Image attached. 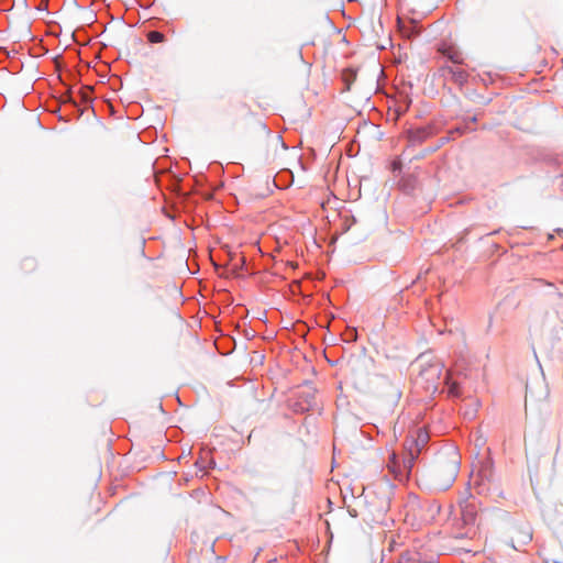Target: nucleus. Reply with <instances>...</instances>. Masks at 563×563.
<instances>
[{"mask_svg":"<svg viewBox=\"0 0 563 563\" xmlns=\"http://www.w3.org/2000/svg\"><path fill=\"white\" fill-rule=\"evenodd\" d=\"M461 465V457L453 446L439 452L435 463L429 473L430 486L435 490L444 492L455 482Z\"/></svg>","mask_w":563,"mask_h":563,"instance_id":"nucleus-1","label":"nucleus"},{"mask_svg":"<svg viewBox=\"0 0 563 563\" xmlns=\"http://www.w3.org/2000/svg\"><path fill=\"white\" fill-rule=\"evenodd\" d=\"M416 373L415 384L433 395L440 390L444 376V364L431 353L420 354L411 364Z\"/></svg>","mask_w":563,"mask_h":563,"instance_id":"nucleus-2","label":"nucleus"},{"mask_svg":"<svg viewBox=\"0 0 563 563\" xmlns=\"http://www.w3.org/2000/svg\"><path fill=\"white\" fill-rule=\"evenodd\" d=\"M440 505L434 499H421L415 494L408 495L405 504V520L411 526H421L435 519Z\"/></svg>","mask_w":563,"mask_h":563,"instance_id":"nucleus-3","label":"nucleus"},{"mask_svg":"<svg viewBox=\"0 0 563 563\" xmlns=\"http://www.w3.org/2000/svg\"><path fill=\"white\" fill-rule=\"evenodd\" d=\"M471 483L476 494L483 496L492 495L499 489L494 463L490 457H482L473 465Z\"/></svg>","mask_w":563,"mask_h":563,"instance_id":"nucleus-4","label":"nucleus"},{"mask_svg":"<svg viewBox=\"0 0 563 563\" xmlns=\"http://www.w3.org/2000/svg\"><path fill=\"white\" fill-rule=\"evenodd\" d=\"M316 388L307 386L305 389L298 391L297 399L292 405L295 412L303 413L313 410L317 407Z\"/></svg>","mask_w":563,"mask_h":563,"instance_id":"nucleus-5","label":"nucleus"},{"mask_svg":"<svg viewBox=\"0 0 563 563\" xmlns=\"http://www.w3.org/2000/svg\"><path fill=\"white\" fill-rule=\"evenodd\" d=\"M434 134V129L432 125H424L409 129L406 132L408 147H413L422 144L426 140L431 137Z\"/></svg>","mask_w":563,"mask_h":563,"instance_id":"nucleus-6","label":"nucleus"},{"mask_svg":"<svg viewBox=\"0 0 563 563\" xmlns=\"http://www.w3.org/2000/svg\"><path fill=\"white\" fill-rule=\"evenodd\" d=\"M397 29L398 32L401 34L405 38H413L418 36L421 32L420 26L415 20H410L409 22H405L402 19H397Z\"/></svg>","mask_w":563,"mask_h":563,"instance_id":"nucleus-7","label":"nucleus"},{"mask_svg":"<svg viewBox=\"0 0 563 563\" xmlns=\"http://www.w3.org/2000/svg\"><path fill=\"white\" fill-rule=\"evenodd\" d=\"M429 442V433L422 429V428H419L417 430V434H416V438L411 439L407 446H412L413 451L417 453V454H420L421 451L426 448V445L428 444Z\"/></svg>","mask_w":563,"mask_h":563,"instance_id":"nucleus-8","label":"nucleus"},{"mask_svg":"<svg viewBox=\"0 0 563 563\" xmlns=\"http://www.w3.org/2000/svg\"><path fill=\"white\" fill-rule=\"evenodd\" d=\"M445 71L454 84L463 86L465 82H467L468 74L464 69L448 66L445 67Z\"/></svg>","mask_w":563,"mask_h":563,"instance_id":"nucleus-9","label":"nucleus"},{"mask_svg":"<svg viewBox=\"0 0 563 563\" xmlns=\"http://www.w3.org/2000/svg\"><path fill=\"white\" fill-rule=\"evenodd\" d=\"M442 385L446 388L448 395L450 397L457 398L461 396L460 385L451 379L450 373L448 371L444 372Z\"/></svg>","mask_w":563,"mask_h":563,"instance_id":"nucleus-10","label":"nucleus"},{"mask_svg":"<svg viewBox=\"0 0 563 563\" xmlns=\"http://www.w3.org/2000/svg\"><path fill=\"white\" fill-rule=\"evenodd\" d=\"M407 450H408V455L404 459V468L410 473L412 467L415 466V463L419 456V454H417L412 446H407Z\"/></svg>","mask_w":563,"mask_h":563,"instance_id":"nucleus-11","label":"nucleus"},{"mask_svg":"<svg viewBox=\"0 0 563 563\" xmlns=\"http://www.w3.org/2000/svg\"><path fill=\"white\" fill-rule=\"evenodd\" d=\"M146 38L151 44L164 43L166 41V36L158 31H150L146 34Z\"/></svg>","mask_w":563,"mask_h":563,"instance_id":"nucleus-12","label":"nucleus"},{"mask_svg":"<svg viewBox=\"0 0 563 563\" xmlns=\"http://www.w3.org/2000/svg\"><path fill=\"white\" fill-rule=\"evenodd\" d=\"M463 516H464L465 521H467V522H471V521L475 520L476 512H475V509L473 508V506L471 504H467L463 508Z\"/></svg>","mask_w":563,"mask_h":563,"instance_id":"nucleus-13","label":"nucleus"},{"mask_svg":"<svg viewBox=\"0 0 563 563\" xmlns=\"http://www.w3.org/2000/svg\"><path fill=\"white\" fill-rule=\"evenodd\" d=\"M433 150H426V151H422L421 153L417 154V155H413L411 157H409L408 155V151L405 150L401 154V157L404 158H408L409 161H412V159H418V158H423L426 156L427 153H431Z\"/></svg>","mask_w":563,"mask_h":563,"instance_id":"nucleus-14","label":"nucleus"},{"mask_svg":"<svg viewBox=\"0 0 563 563\" xmlns=\"http://www.w3.org/2000/svg\"><path fill=\"white\" fill-rule=\"evenodd\" d=\"M470 122H471V123H475V122H477V117H476V115L471 117V118L468 119V122H466L465 128H457V129H456V131H457L459 133H461V134L465 133L466 131H474V129H471V128L468 126V123H470Z\"/></svg>","mask_w":563,"mask_h":563,"instance_id":"nucleus-15","label":"nucleus"},{"mask_svg":"<svg viewBox=\"0 0 563 563\" xmlns=\"http://www.w3.org/2000/svg\"><path fill=\"white\" fill-rule=\"evenodd\" d=\"M400 169H401V163H400V161H395V162L393 163V170H394V172H397V170H400Z\"/></svg>","mask_w":563,"mask_h":563,"instance_id":"nucleus-16","label":"nucleus"},{"mask_svg":"<svg viewBox=\"0 0 563 563\" xmlns=\"http://www.w3.org/2000/svg\"><path fill=\"white\" fill-rule=\"evenodd\" d=\"M538 283H540V284H543V285L548 286L549 288H551V289L553 290V292L556 290V288H555L554 284H552V283L543 282V280H541V279H540V280H538Z\"/></svg>","mask_w":563,"mask_h":563,"instance_id":"nucleus-17","label":"nucleus"},{"mask_svg":"<svg viewBox=\"0 0 563 563\" xmlns=\"http://www.w3.org/2000/svg\"><path fill=\"white\" fill-rule=\"evenodd\" d=\"M33 262H34V261H33L32 258H26V260L24 261V265H29V266H31V265H33Z\"/></svg>","mask_w":563,"mask_h":563,"instance_id":"nucleus-18","label":"nucleus"},{"mask_svg":"<svg viewBox=\"0 0 563 563\" xmlns=\"http://www.w3.org/2000/svg\"><path fill=\"white\" fill-rule=\"evenodd\" d=\"M196 464L201 468L203 470L206 467L205 463L201 461H197Z\"/></svg>","mask_w":563,"mask_h":563,"instance_id":"nucleus-19","label":"nucleus"},{"mask_svg":"<svg viewBox=\"0 0 563 563\" xmlns=\"http://www.w3.org/2000/svg\"><path fill=\"white\" fill-rule=\"evenodd\" d=\"M277 140L282 143V146H283L284 148H287V146L285 145V143H284L283 139H282V136H279V135H278V136H277Z\"/></svg>","mask_w":563,"mask_h":563,"instance_id":"nucleus-20","label":"nucleus"},{"mask_svg":"<svg viewBox=\"0 0 563 563\" xmlns=\"http://www.w3.org/2000/svg\"><path fill=\"white\" fill-rule=\"evenodd\" d=\"M408 563H433V562H421L418 560H410Z\"/></svg>","mask_w":563,"mask_h":563,"instance_id":"nucleus-21","label":"nucleus"},{"mask_svg":"<svg viewBox=\"0 0 563 563\" xmlns=\"http://www.w3.org/2000/svg\"><path fill=\"white\" fill-rule=\"evenodd\" d=\"M250 489H251V492H253V493H258V492H260V488H256V487H251Z\"/></svg>","mask_w":563,"mask_h":563,"instance_id":"nucleus-22","label":"nucleus"},{"mask_svg":"<svg viewBox=\"0 0 563 563\" xmlns=\"http://www.w3.org/2000/svg\"><path fill=\"white\" fill-rule=\"evenodd\" d=\"M451 59H452V62H453V63H456V64H459V63H460V60H459V59H456V58H454V57H451Z\"/></svg>","mask_w":563,"mask_h":563,"instance_id":"nucleus-23","label":"nucleus"}]
</instances>
